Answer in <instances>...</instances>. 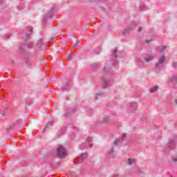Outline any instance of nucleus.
<instances>
[{
  "mask_svg": "<svg viewBox=\"0 0 177 177\" xmlns=\"http://www.w3.org/2000/svg\"><path fill=\"white\" fill-rule=\"evenodd\" d=\"M170 142L172 143L173 142H174V140H170Z\"/></svg>",
  "mask_w": 177,
  "mask_h": 177,
  "instance_id": "nucleus-12",
  "label": "nucleus"
},
{
  "mask_svg": "<svg viewBox=\"0 0 177 177\" xmlns=\"http://www.w3.org/2000/svg\"><path fill=\"white\" fill-rule=\"evenodd\" d=\"M146 62H150V60H153V57H149V58H145Z\"/></svg>",
  "mask_w": 177,
  "mask_h": 177,
  "instance_id": "nucleus-6",
  "label": "nucleus"
},
{
  "mask_svg": "<svg viewBox=\"0 0 177 177\" xmlns=\"http://www.w3.org/2000/svg\"><path fill=\"white\" fill-rule=\"evenodd\" d=\"M166 58L167 57H165V55H162L158 60V62L157 64V67H158V66H160V64H162V63H164L165 62Z\"/></svg>",
  "mask_w": 177,
  "mask_h": 177,
  "instance_id": "nucleus-2",
  "label": "nucleus"
},
{
  "mask_svg": "<svg viewBox=\"0 0 177 177\" xmlns=\"http://www.w3.org/2000/svg\"><path fill=\"white\" fill-rule=\"evenodd\" d=\"M26 37H30V35H26Z\"/></svg>",
  "mask_w": 177,
  "mask_h": 177,
  "instance_id": "nucleus-15",
  "label": "nucleus"
},
{
  "mask_svg": "<svg viewBox=\"0 0 177 177\" xmlns=\"http://www.w3.org/2000/svg\"><path fill=\"white\" fill-rule=\"evenodd\" d=\"M117 142H118V140H116L115 142H114L115 145H117Z\"/></svg>",
  "mask_w": 177,
  "mask_h": 177,
  "instance_id": "nucleus-11",
  "label": "nucleus"
},
{
  "mask_svg": "<svg viewBox=\"0 0 177 177\" xmlns=\"http://www.w3.org/2000/svg\"><path fill=\"white\" fill-rule=\"evenodd\" d=\"M88 142H92V138L89 137V138H88Z\"/></svg>",
  "mask_w": 177,
  "mask_h": 177,
  "instance_id": "nucleus-8",
  "label": "nucleus"
},
{
  "mask_svg": "<svg viewBox=\"0 0 177 177\" xmlns=\"http://www.w3.org/2000/svg\"><path fill=\"white\" fill-rule=\"evenodd\" d=\"M175 104H177V100H175Z\"/></svg>",
  "mask_w": 177,
  "mask_h": 177,
  "instance_id": "nucleus-13",
  "label": "nucleus"
},
{
  "mask_svg": "<svg viewBox=\"0 0 177 177\" xmlns=\"http://www.w3.org/2000/svg\"><path fill=\"white\" fill-rule=\"evenodd\" d=\"M136 160L135 159H128L127 160V164H129V165H131V164H133V162H135Z\"/></svg>",
  "mask_w": 177,
  "mask_h": 177,
  "instance_id": "nucleus-3",
  "label": "nucleus"
},
{
  "mask_svg": "<svg viewBox=\"0 0 177 177\" xmlns=\"http://www.w3.org/2000/svg\"><path fill=\"white\" fill-rule=\"evenodd\" d=\"M172 160L174 162H177V155L172 158Z\"/></svg>",
  "mask_w": 177,
  "mask_h": 177,
  "instance_id": "nucleus-5",
  "label": "nucleus"
},
{
  "mask_svg": "<svg viewBox=\"0 0 177 177\" xmlns=\"http://www.w3.org/2000/svg\"><path fill=\"white\" fill-rule=\"evenodd\" d=\"M57 153L59 157H67V151L63 147H59L57 149Z\"/></svg>",
  "mask_w": 177,
  "mask_h": 177,
  "instance_id": "nucleus-1",
  "label": "nucleus"
},
{
  "mask_svg": "<svg viewBox=\"0 0 177 177\" xmlns=\"http://www.w3.org/2000/svg\"><path fill=\"white\" fill-rule=\"evenodd\" d=\"M157 89H158V86H153L151 89V92L152 93H154V92H156V91H157Z\"/></svg>",
  "mask_w": 177,
  "mask_h": 177,
  "instance_id": "nucleus-4",
  "label": "nucleus"
},
{
  "mask_svg": "<svg viewBox=\"0 0 177 177\" xmlns=\"http://www.w3.org/2000/svg\"><path fill=\"white\" fill-rule=\"evenodd\" d=\"M93 145L92 144L90 145V147H92Z\"/></svg>",
  "mask_w": 177,
  "mask_h": 177,
  "instance_id": "nucleus-14",
  "label": "nucleus"
},
{
  "mask_svg": "<svg viewBox=\"0 0 177 177\" xmlns=\"http://www.w3.org/2000/svg\"><path fill=\"white\" fill-rule=\"evenodd\" d=\"M164 49H165V47H163V50H164Z\"/></svg>",
  "mask_w": 177,
  "mask_h": 177,
  "instance_id": "nucleus-16",
  "label": "nucleus"
},
{
  "mask_svg": "<svg viewBox=\"0 0 177 177\" xmlns=\"http://www.w3.org/2000/svg\"><path fill=\"white\" fill-rule=\"evenodd\" d=\"M138 31H142V28H139Z\"/></svg>",
  "mask_w": 177,
  "mask_h": 177,
  "instance_id": "nucleus-9",
  "label": "nucleus"
},
{
  "mask_svg": "<svg viewBox=\"0 0 177 177\" xmlns=\"http://www.w3.org/2000/svg\"><path fill=\"white\" fill-rule=\"evenodd\" d=\"M100 96V94H97L95 97V99H99V97Z\"/></svg>",
  "mask_w": 177,
  "mask_h": 177,
  "instance_id": "nucleus-7",
  "label": "nucleus"
},
{
  "mask_svg": "<svg viewBox=\"0 0 177 177\" xmlns=\"http://www.w3.org/2000/svg\"><path fill=\"white\" fill-rule=\"evenodd\" d=\"M32 29L30 28V32H30V34H31V31H32Z\"/></svg>",
  "mask_w": 177,
  "mask_h": 177,
  "instance_id": "nucleus-10",
  "label": "nucleus"
}]
</instances>
